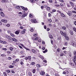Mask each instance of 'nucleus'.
Instances as JSON below:
<instances>
[{"instance_id": "f257e3e1", "label": "nucleus", "mask_w": 76, "mask_h": 76, "mask_svg": "<svg viewBox=\"0 0 76 76\" xmlns=\"http://www.w3.org/2000/svg\"><path fill=\"white\" fill-rule=\"evenodd\" d=\"M5 37L6 39H8L9 42H12V41H11V40H12L13 41H14V42H18V40L17 39L14 38H12L11 37L9 36L6 35Z\"/></svg>"}, {"instance_id": "f03ea898", "label": "nucleus", "mask_w": 76, "mask_h": 76, "mask_svg": "<svg viewBox=\"0 0 76 76\" xmlns=\"http://www.w3.org/2000/svg\"><path fill=\"white\" fill-rule=\"evenodd\" d=\"M60 33L62 35H64V37H66V32H64V33L63 31L62 30H61L60 31Z\"/></svg>"}, {"instance_id": "7ed1b4c3", "label": "nucleus", "mask_w": 76, "mask_h": 76, "mask_svg": "<svg viewBox=\"0 0 76 76\" xmlns=\"http://www.w3.org/2000/svg\"><path fill=\"white\" fill-rule=\"evenodd\" d=\"M25 60H28L29 61H31V59L32 58V57H31V56H28L26 57H25Z\"/></svg>"}, {"instance_id": "20e7f679", "label": "nucleus", "mask_w": 76, "mask_h": 76, "mask_svg": "<svg viewBox=\"0 0 76 76\" xmlns=\"http://www.w3.org/2000/svg\"><path fill=\"white\" fill-rule=\"evenodd\" d=\"M23 14L22 16V18H25L27 15V13H25V11H24L23 12Z\"/></svg>"}, {"instance_id": "39448f33", "label": "nucleus", "mask_w": 76, "mask_h": 76, "mask_svg": "<svg viewBox=\"0 0 76 76\" xmlns=\"http://www.w3.org/2000/svg\"><path fill=\"white\" fill-rule=\"evenodd\" d=\"M71 44L72 46H73V47H75H75L76 48V43H75V42H74V41H73L72 42Z\"/></svg>"}, {"instance_id": "423d86ee", "label": "nucleus", "mask_w": 76, "mask_h": 76, "mask_svg": "<svg viewBox=\"0 0 76 76\" xmlns=\"http://www.w3.org/2000/svg\"><path fill=\"white\" fill-rule=\"evenodd\" d=\"M31 22L32 23H37V20L34 19H33L31 20Z\"/></svg>"}, {"instance_id": "0eeeda50", "label": "nucleus", "mask_w": 76, "mask_h": 76, "mask_svg": "<svg viewBox=\"0 0 76 76\" xmlns=\"http://www.w3.org/2000/svg\"><path fill=\"white\" fill-rule=\"evenodd\" d=\"M1 21L2 22H4V23H7V20L3 19L1 20Z\"/></svg>"}, {"instance_id": "6e6552de", "label": "nucleus", "mask_w": 76, "mask_h": 76, "mask_svg": "<svg viewBox=\"0 0 76 76\" xmlns=\"http://www.w3.org/2000/svg\"><path fill=\"white\" fill-rule=\"evenodd\" d=\"M31 51L32 53H34V54H37V52L34 49H31Z\"/></svg>"}, {"instance_id": "1a4fd4ad", "label": "nucleus", "mask_w": 76, "mask_h": 76, "mask_svg": "<svg viewBox=\"0 0 76 76\" xmlns=\"http://www.w3.org/2000/svg\"><path fill=\"white\" fill-rule=\"evenodd\" d=\"M40 75H42V76H43V75H45V72L43 71H42L41 72H40Z\"/></svg>"}, {"instance_id": "9d476101", "label": "nucleus", "mask_w": 76, "mask_h": 76, "mask_svg": "<svg viewBox=\"0 0 76 76\" xmlns=\"http://www.w3.org/2000/svg\"><path fill=\"white\" fill-rule=\"evenodd\" d=\"M0 42H1V43H2V44H7V42L5 41L0 40Z\"/></svg>"}, {"instance_id": "9b49d317", "label": "nucleus", "mask_w": 76, "mask_h": 76, "mask_svg": "<svg viewBox=\"0 0 76 76\" xmlns=\"http://www.w3.org/2000/svg\"><path fill=\"white\" fill-rule=\"evenodd\" d=\"M1 15L2 17H4V14L3 12H1Z\"/></svg>"}, {"instance_id": "f8f14e48", "label": "nucleus", "mask_w": 76, "mask_h": 76, "mask_svg": "<svg viewBox=\"0 0 76 76\" xmlns=\"http://www.w3.org/2000/svg\"><path fill=\"white\" fill-rule=\"evenodd\" d=\"M32 39H33V40H35V41H37L38 39V37H37L36 38H35V37H34L32 38Z\"/></svg>"}, {"instance_id": "ddd939ff", "label": "nucleus", "mask_w": 76, "mask_h": 76, "mask_svg": "<svg viewBox=\"0 0 76 76\" xmlns=\"http://www.w3.org/2000/svg\"><path fill=\"white\" fill-rule=\"evenodd\" d=\"M61 16L62 17V18H66V16L63 13H61Z\"/></svg>"}, {"instance_id": "4468645a", "label": "nucleus", "mask_w": 76, "mask_h": 76, "mask_svg": "<svg viewBox=\"0 0 76 76\" xmlns=\"http://www.w3.org/2000/svg\"><path fill=\"white\" fill-rule=\"evenodd\" d=\"M69 3L71 5V6H72V7H74V4L72 2V1H70L69 2Z\"/></svg>"}, {"instance_id": "2eb2a0df", "label": "nucleus", "mask_w": 76, "mask_h": 76, "mask_svg": "<svg viewBox=\"0 0 76 76\" xmlns=\"http://www.w3.org/2000/svg\"><path fill=\"white\" fill-rule=\"evenodd\" d=\"M19 32H20V31L19 30H17V31H15V34L18 35L19 34Z\"/></svg>"}, {"instance_id": "dca6fc26", "label": "nucleus", "mask_w": 76, "mask_h": 76, "mask_svg": "<svg viewBox=\"0 0 76 76\" xmlns=\"http://www.w3.org/2000/svg\"><path fill=\"white\" fill-rule=\"evenodd\" d=\"M76 58H75V56L74 57V58L73 59V61L74 62V63H75V64L76 65Z\"/></svg>"}, {"instance_id": "f3484780", "label": "nucleus", "mask_w": 76, "mask_h": 76, "mask_svg": "<svg viewBox=\"0 0 76 76\" xmlns=\"http://www.w3.org/2000/svg\"><path fill=\"white\" fill-rule=\"evenodd\" d=\"M70 65L72 66V67H74L75 66V64H73L72 62H70Z\"/></svg>"}, {"instance_id": "a211bd4d", "label": "nucleus", "mask_w": 76, "mask_h": 76, "mask_svg": "<svg viewBox=\"0 0 76 76\" xmlns=\"http://www.w3.org/2000/svg\"><path fill=\"white\" fill-rule=\"evenodd\" d=\"M68 15L69 16H71V15H72V12L71 11H69L68 12Z\"/></svg>"}, {"instance_id": "6ab92c4d", "label": "nucleus", "mask_w": 76, "mask_h": 76, "mask_svg": "<svg viewBox=\"0 0 76 76\" xmlns=\"http://www.w3.org/2000/svg\"><path fill=\"white\" fill-rule=\"evenodd\" d=\"M39 57L42 60H44V56H42L39 55Z\"/></svg>"}, {"instance_id": "aec40b11", "label": "nucleus", "mask_w": 76, "mask_h": 76, "mask_svg": "<svg viewBox=\"0 0 76 76\" xmlns=\"http://www.w3.org/2000/svg\"><path fill=\"white\" fill-rule=\"evenodd\" d=\"M13 49H14L12 47H10L9 48V50H10V51H13Z\"/></svg>"}, {"instance_id": "412c9836", "label": "nucleus", "mask_w": 76, "mask_h": 76, "mask_svg": "<svg viewBox=\"0 0 76 76\" xmlns=\"http://www.w3.org/2000/svg\"><path fill=\"white\" fill-rule=\"evenodd\" d=\"M28 76H32V73H31V72H28Z\"/></svg>"}, {"instance_id": "4be33fe9", "label": "nucleus", "mask_w": 76, "mask_h": 76, "mask_svg": "<svg viewBox=\"0 0 76 76\" xmlns=\"http://www.w3.org/2000/svg\"><path fill=\"white\" fill-rule=\"evenodd\" d=\"M50 7H48L46 8V10L47 11H49V10H50Z\"/></svg>"}, {"instance_id": "5701e85b", "label": "nucleus", "mask_w": 76, "mask_h": 76, "mask_svg": "<svg viewBox=\"0 0 76 76\" xmlns=\"http://www.w3.org/2000/svg\"><path fill=\"white\" fill-rule=\"evenodd\" d=\"M1 1L2 3H6L7 2V0H2Z\"/></svg>"}, {"instance_id": "b1692460", "label": "nucleus", "mask_w": 76, "mask_h": 76, "mask_svg": "<svg viewBox=\"0 0 76 76\" xmlns=\"http://www.w3.org/2000/svg\"><path fill=\"white\" fill-rule=\"evenodd\" d=\"M65 73H67V74L69 73V71L67 69L65 70Z\"/></svg>"}, {"instance_id": "393cba45", "label": "nucleus", "mask_w": 76, "mask_h": 76, "mask_svg": "<svg viewBox=\"0 0 76 76\" xmlns=\"http://www.w3.org/2000/svg\"><path fill=\"white\" fill-rule=\"evenodd\" d=\"M73 53L74 55L75 56L74 57H75V58H76V51H74L73 52Z\"/></svg>"}, {"instance_id": "a878e982", "label": "nucleus", "mask_w": 76, "mask_h": 76, "mask_svg": "<svg viewBox=\"0 0 76 76\" xmlns=\"http://www.w3.org/2000/svg\"><path fill=\"white\" fill-rule=\"evenodd\" d=\"M69 33L71 35H73V31L71 30L69 31Z\"/></svg>"}, {"instance_id": "bb28decb", "label": "nucleus", "mask_w": 76, "mask_h": 76, "mask_svg": "<svg viewBox=\"0 0 76 76\" xmlns=\"http://www.w3.org/2000/svg\"><path fill=\"white\" fill-rule=\"evenodd\" d=\"M10 35L12 37H15V35L13 34H11Z\"/></svg>"}, {"instance_id": "cd10ccee", "label": "nucleus", "mask_w": 76, "mask_h": 76, "mask_svg": "<svg viewBox=\"0 0 76 76\" xmlns=\"http://www.w3.org/2000/svg\"><path fill=\"white\" fill-rule=\"evenodd\" d=\"M3 75L4 76H7V74H6V72H3Z\"/></svg>"}, {"instance_id": "c85d7f7f", "label": "nucleus", "mask_w": 76, "mask_h": 76, "mask_svg": "<svg viewBox=\"0 0 76 76\" xmlns=\"http://www.w3.org/2000/svg\"><path fill=\"white\" fill-rule=\"evenodd\" d=\"M62 29H64V30H66V28L64 26H63L62 27Z\"/></svg>"}, {"instance_id": "c756f323", "label": "nucleus", "mask_w": 76, "mask_h": 76, "mask_svg": "<svg viewBox=\"0 0 76 76\" xmlns=\"http://www.w3.org/2000/svg\"><path fill=\"white\" fill-rule=\"evenodd\" d=\"M30 31L31 32H33L34 31V29L32 28H31L30 29Z\"/></svg>"}, {"instance_id": "7c9ffc66", "label": "nucleus", "mask_w": 76, "mask_h": 76, "mask_svg": "<svg viewBox=\"0 0 76 76\" xmlns=\"http://www.w3.org/2000/svg\"><path fill=\"white\" fill-rule=\"evenodd\" d=\"M9 68H13V67H14V66L13 65H10V66H9Z\"/></svg>"}, {"instance_id": "2f4dec72", "label": "nucleus", "mask_w": 76, "mask_h": 76, "mask_svg": "<svg viewBox=\"0 0 76 76\" xmlns=\"http://www.w3.org/2000/svg\"><path fill=\"white\" fill-rule=\"evenodd\" d=\"M36 66L37 67H41V65L39 64H36Z\"/></svg>"}, {"instance_id": "473e14b6", "label": "nucleus", "mask_w": 76, "mask_h": 76, "mask_svg": "<svg viewBox=\"0 0 76 76\" xmlns=\"http://www.w3.org/2000/svg\"><path fill=\"white\" fill-rule=\"evenodd\" d=\"M49 38H50V39H53V36L51 34L49 35Z\"/></svg>"}, {"instance_id": "72a5a7b5", "label": "nucleus", "mask_w": 76, "mask_h": 76, "mask_svg": "<svg viewBox=\"0 0 76 76\" xmlns=\"http://www.w3.org/2000/svg\"><path fill=\"white\" fill-rule=\"evenodd\" d=\"M72 29H73V31H75V32H76V28L75 27H73Z\"/></svg>"}, {"instance_id": "f704fd0d", "label": "nucleus", "mask_w": 76, "mask_h": 76, "mask_svg": "<svg viewBox=\"0 0 76 76\" xmlns=\"http://www.w3.org/2000/svg\"><path fill=\"white\" fill-rule=\"evenodd\" d=\"M48 51L47 49H45V50L43 51V53H47V52Z\"/></svg>"}, {"instance_id": "c9c22d12", "label": "nucleus", "mask_w": 76, "mask_h": 76, "mask_svg": "<svg viewBox=\"0 0 76 76\" xmlns=\"http://www.w3.org/2000/svg\"><path fill=\"white\" fill-rule=\"evenodd\" d=\"M35 72H36V70H35V69H34L33 70L32 72L33 73H35Z\"/></svg>"}, {"instance_id": "e433bc0d", "label": "nucleus", "mask_w": 76, "mask_h": 76, "mask_svg": "<svg viewBox=\"0 0 76 76\" xmlns=\"http://www.w3.org/2000/svg\"><path fill=\"white\" fill-rule=\"evenodd\" d=\"M21 34H25V31H21Z\"/></svg>"}, {"instance_id": "4c0bfd02", "label": "nucleus", "mask_w": 76, "mask_h": 76, "mask_svg": "<svg viewBox=\"0 0 76 76\" xmlns=\"http://www.w3.org/2000/svg\"><path fill=\"white\" fill-rule=\"evenodd\" d=\"M15 8L18 9H20V7L19 6H16V7H15Z\"/></svg>"}, {"instance_id": "58836bf2", "label": "nucleus", "mask_w": 76, "mask_h": 76, "mask_svg": "<svg viewBox=\"0 0 76 76\" xmlns=\"http://www.w3.org/2000/svg\"><path fill=\"white\" fill-rule=\"evenodd\" d=\"M31 65H34L35 64V62H33L31 63Z\"/></svg>"}, {"instance_id": "ea45409f", "label": "nucleus", "mask_w": 76, "mask_h": 76, "mask_svg": "<svg viewBox=\"0 0 76 76\" xmlns=\"http://www.w3.org/2000/svg\"><path fill=\"white\" fill-rule=\"evenodd\" d=\"M1 57H5V56H6V54H2L1 55Z\"/></svg>"}, {"instance_id": "a19ab883", "label": "nucleus", "mask_w": 76, "mask_h": 76, "mask_svg": "<svg viewBox=\"0 0 76 76\" xmlns=\"http://www.w3.org/2000/svg\"><path fill=\"white\" fill-rule=\"evenodd\" d=\"M57 52H60V48H58L57 50Z\"/></svg>"}, {"instance_id": "79ce46f5", "label": "nucleus", "mask_w": 76, "mask_h": 76, "mask_svg": "<svg viewBox=\"0 0 76 76\" xmlns=\"http://www.w3.org/2000/svg\"><path fill=\"white\" fill-rule=\"evenodd\" d=\"M29 17L30 18H33V16H32V15L31 14H30L29 15Z\"/></svg>"}, {"instance_id": "37998d69", "label": "nucleus", "mask_w": 76, "mask_h": 76, "mask_svg": "<svg viewBox=\"0 0 76 76\" xmlns=\"http://www.w3.org/2000/svg\"><path fill=\"white\" fill-rule=\"evenodd\" d=\"M56 76H60V75L56 73L55 75Z\"/></svg>"}, {"instance_id": "c03bdc74", "label": "nucleus", "mask_w": 76, "mask_h": 76, "mask_svg": "<svg viewBox=\"0 0 76 76\" xmlns=\"http://www.w3.org/2000/svg\"><path fill=\"white\" fill-rule=\"evenodd\" d=\"M25 48L26 49V50H28V51H30V49H29L28 48H27L25 47Z\"/></svg>"}, {"instance_id": "a18cd8bd", "label": "nucleus", "mask_w": 76, "mask_h": 76, "mask_svg": "<svg viewBox=\"0 0 76 76\" xmlns=\"http://www.w3.org/2000/svg\"><path fill=\"white\" fill-rule=\"evenodd\" d=\"M8 60H11L12 59V58L11 57H8Z\"/></svg>"}, {"instance_id": "49530a36", "label": "nucleus", "mask_w": 76, "mask_h": 76, "mask_svg": "<svg viewBox=\"0 0 76 76\" xmlns=\"http://www.w3.org/2000/svg\"><path fill=\"white\" fill-rule=\"evenodd\" d=\"M15 60L16 61V62L19 61V59H16Z\"/></svg>"}, {"instance_id": "de8ad7c7", "label": "nucleus", "mask_w": 76, "mask_h": 76, "mask_svg": "<svg viewBox=\"0 0 76 76\" xmlns=\"http://www.w3.org/2000/svg\"><path fill=\"white\" fill-rule=\"evenodd\" d=\"M59 1L62 3H63V2H64V0H59Z\"/></svg>"}, {"instance_id": "09e8293b", "label": "nucleus", "mask_w": 76, "mask_h": 76, "mask_svg": "<svg viewBox=\"0 0 76 76\" xmlns=\"http://www.w3.org/2000/svg\"><path fill=\"white\" fill-rule=\"evenodd\" d=\"M7 32H8V34H11V33H12L11 32V31H7Z\"/></svg>"}, {"instance_id": "8fccbe9b", "label": "nucleus", "mask_w": 76, "mask_h": 76, "mask_svg": "<svg viewBox=\"0 0 76 76\" xmlns=\"http://www.w3.org/2000/svg\"><path fill=\"white\" fill-rule=\"evenodd\" d=\"M25 10L26 11L28 10V9H27V8H24V10Z\"/></svg>"}, {"instance_id": "3c124183", "label": "nucleus", "mask_w": 76, "mask_h": 76, "mask_svg": "<svg viewBox=\"0 0 76 76\" xmlns=\"http://www.w3.org/2000/svg\"><path fill=\"white\" fill-rule=\"evenodd\" d=\"M48 21L50 23H51V22H52V20L51 19H49V20H48Z\"/></svg>"}, {"instance_id": "603ef678", "label": "nucleus", "mask_w": 76, "mask_h": 76, "mask_svg": "<svg viewBox=\"0 0 76 76\" xmlns=\"http://www.w3.org/2000/svg\"><path fill=\"white\" fill-rule=\"evenodd\" d=\"M44 29H47V26L46 25L44 26Z\"/></svg>"}, {"instance_id": "864d4df0", "label": "nucleus", "mask_w": 76, "mask_h": 76, "mask_svg": "<svg viewBox=\"0 0 76 76\" xmlns=\"http://www.w3.org/2000/svg\"><path fill=\"white\" fill-rule=\"evenodd\" d=\"M64 45H65L67 46V42H65Z\"/></svg>"}, {"instance_id": "5fc2aeb1", "label": "nucleus", "mask_w": 76, "mask_h": 76, "mask_svg": "<svg viewBox=\"0 0 76 76\" xmlns=\"http://www.w3.org/2000/svg\"><path fill=\"white\" fill-rule=\"evenodd\" d=\"M20 29H23V26H21L20 27Z\"/></svg>"}, {"instance_id": "6e6d98bb", "label": "nucleus", "mask_w": 76, "mask_h": 76, "mask_svg": "<svg viewBox=\"0 0 76 76\" xmlns=\"http://www.w3.org/2000/svg\"><path fill=\"white\" fill-rule=\"evenodd\" d=\"M66 39V40H69V37H66L65 38Z\"/></svg>"}, {"instance_id": "4d7b16f0", "label": "nucleus", "mask_w": 76, "mask_h": 76, "mask_svg": "<svg viewBox=\"0 0 76 76\" xmlns=\"http://www.w3.org/2000/svg\"><path fill=\"white\" fill-rule=\"evenodd\" d=\"M52 12H56V10H52Z\"/></svg>"}, {"instance_id": "13d9d810", "label": "nucleus", "mask_w": 76, "mask_h": 76, "mask_svg": "<svg viewBox=\"0 0 76 76\" xmlns=\"http://www.w3.org/2000/svg\"><path fill=\"white\" fill-rule=\"evenodd\" d=\"M32 58L33 60H35V59H36V58L33 56L32 57Z\"/></svg>"}, {"instance_id": "bf43d9fd", "label": "nucleus", "mask_w": 76, "mask_h": 76, "mask_svg": "<svg viewBox=\"0 0 76 76\" xmlns=\"http://www.w3.org/2000/svg\"><path fill=\"white\" fill-rule=\"evenodd\" d=\"M7 72L8 73H10V70H7Z\"/></svg>"}, {"instance_id": "052dcab7", "label": "nucleus", "mask_w": 76, "mask_h": 76, "mask_svg": "<svg viewBox=\"0 0 76 76\" xmlns=\"http://www.w3.org/2000/svg\"><path fill=\"white\" fill-rule=\"evenodd\" d=\"M63 55H64L63 53H61V54L60 55L61 56H63Z\"/></svg>"}, {"instance_id": "680f3d73", "label": "nucleus", "mask_w": 76, "mask_h": 76, "mask_svg": "<svg viewBox=\"0 0 76 76\" xmlns=\"http://www.w3.org/2000/svg\"><path fill=\"white\" fill-rule=\"evenodd\" d=\"M7 53L8 54H11V51H8Z\"/></svg>"}, {"instance_id": "e2e57ef3", "label": "nucleus", "mask_w": 76, "mask_h": 76, "mask_svg": "<svg viewBox=\"0 0 76 76\" xmlns=\"http://www.w3.org/2000/svg\"><path fill=\"white\" fill-rule=\"evenodd\" d=\"M60 6H64V4L62 3H61L60 4Z\"/></svg>"}, {"instance_id": "0e129e2a", "label": "nucleus", "mask_w": 76, "mask_h": 76, "mask_svg": "<svg viewBox=\"0 0 76 76\" xmlns=\"http://www.w3.org/2000/svg\"><path fill=\"white\" fill-rule=\"evenodd\" d=\"M49 1L50 3H53V0H49Z\"/></svg>"}, {"instance_id": "69168bd1", "label": "nucleus", "mask_w": 76, "mask_h": 76, "mask_svg": "<svg viewBox=\"0 0 76 76\" xmlns=\"http://www.w3.org/2000/svg\"><path fill=\"white\" fill-rule=\"evenodd\" d=\"M21 7L22 8L23 10H24V9L25 8V7L22 6H21Z\"/></svg>"}, {"instance_id": "338daca9", "label": "nucleus", "mask_w": 76, "mask_h": 76, "mask_svg": "<svg viewBox=\"0 0 76 76\" xmlns=\"http://www.w3.org/2000/svg\"><path fill=\"white\" fill-rule=\"evenodd\" d=\"M69 57H72V53H69Z\"/></svg>"}, {"instance_id": "774afa93", "label": "nucleus", "mask_w": 76, "mask_h": 76, "mask_svg": "<svg viewBox=\"0 0 76 76\" xmlns=\"http://www.w3.org/2000/svg\"><path fill=\"white\" fill-rule=\"evenodd\" d=\"M49 26H50L51 27V26H52V24H49Z\"/></svg>"}]
</instances>
